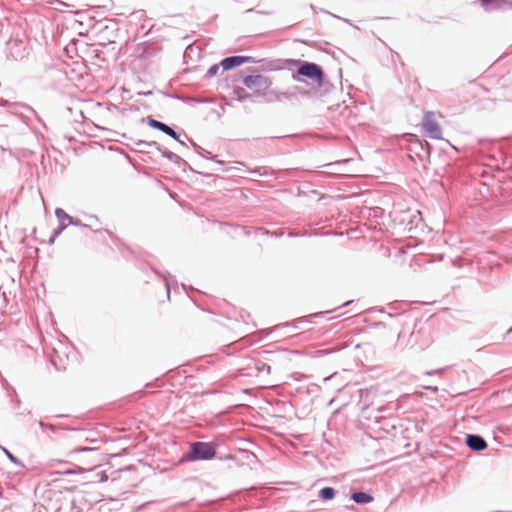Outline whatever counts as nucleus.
Returning a JSON list of instances; mask_svg holds the SVG:
<instances>
[{
	"label": "nucleus",
	"mask_w": 512,
	"mask_h": 512,
	"mask_svg": "<svg viewBox=\"0 0 512 512\" xmlns=\"http://www.w3.org/2000/svg\"><path fill=\"white\" fill-rule=\"evenodd\" d=\"M405 331L402 329L398 333L397 345L406 348L409 347L411 349H417L419 351H423L426 349L431 343L430 337V329L421 321L415 322L414 328L411 331L406 343H404Z\"/></svg>",
	"instance_id": "obj_1"
},
{
	"label": "nucleus",
	"mask_w": 512,
	"mask_h": 512,
	"mask_svg": "<svg viewBox=\"0 0 512 512\" xmlns=\"http://www.w3.org/2000/svg\"><path fill=\"white\" fill-rule=\"evenodd\" d=\"M215 455L216 449L212 443L197 441L190 444L189 452L182 457V460L207 461L213 459Z\"/></svg>",
	"instance_id": "obj_2"
},
{
	"label": "nucleus",
	"mask_w": 512,
	"mask_h": 512,
	"mask_svg": "<svg viewBox=\"0 0 512 512\" xmlns=\"http://www.w3.org/2000/svg\"><path fill=\"white\" fill-rule=\"evenodd\" d=\"M301 77H306L319 86H322L324 81V72L321 66L312 62H302L296 72L292 74V79L295 81H302Z\"/></svg>",
	"instance_id": "obj_3"
},
{
	"label": "nucleus",
	"mask_w": 512,
	"mask_h": 512,
	"mask_svg": "<svg viewBox=\"0 0 512 512\" xmlns=\"http://www.w3.org/2000/svg\"><path fill=\"white\" fill-rule=\"evenodd\" d=\"M242 82L248 89L253 90L255 95H264L272 85V81L261 74L244 76Z\"/></svg>",
	"instance_id": "obj_4"
},
{
	"label": "nucleus",
	"mask_w": 512,
	"mask_h": 512,
	"mask_svg": "<svg viewBox=\"0 0 512 512\" xmlns=\"http://www.w3.org/2000/svg\"><path fill=\"white\" fill-rule=\"evenodd\" d=\"M422 127L430 138L437 140L442 139V129L434 119L433 112H425L422 120Z\"/></svg>",
	"instance_id": "obj_5"
},
{
	"label": "nucleus",
	"mask_w": 512,
	"mask_h": 512,
	"mask_svg": "<svg viewBox=\"0 0 512 512\" xmlns=\"http://www.w3.org/2000/svg\"><path fill=\"white\" fill-rule=\"evenodd\" d=\"M137 146L140 147V148H148V147H154L156 150H158L161 155L165 158H167L168 160L174 162V163H181V162H184L185 161L176 153L174 152H171L169 150H166V149H162L161 145L155 141H144V140H140L137 142Z\"/></svg>",
	"instance_id": "obj_6"
},
{
	"label": "nucleus",
	"mask_w": 512,
	"mask_h": 512,
	"mask_svg": "<svg viewBox=\"0 0 512 512\" xmlns=\"http://www.w3.org/2000/svg\"><path fill=\"white\" fill-rule=\"evenodd\" d=\"M147 123L150 127L165 133L166 135L170 136L171 138L177 140L181 145L186 146L185 142L179 139L177 132L169 125H167L163 122H160L150 116L147 117Z\"/></svg>",
	"instance_id": "obj_7"
},
{
	"label": "nucleus",
	"mask_w": 512,
	"mask_h": 512,
	"mask_svg": "<svg viewBox=\"0 0 512 512\" xmlns=\"http://www.w3.org/2000/svg\"><path fill=\"white\" fill-rule=\"evenodd\" d=\"M250 62L255 63L256 61L250 56L236 55V56H230V57L224 58L220 62V65L223 70H231V69L236 68L242 64L250 63Z\"/></svg>",
	"instance_id": "obj_8"
},
{
	"label": "nucleus",
	"mask_w": 512,
	"mask_h": 512,
	"mask_svg": "<svg viewBox=\"0 0 512 512\" xmlns=\"http://www.w3.org/2000/svg\"><path fill=\"white\" fill-rule=\"evenodd\" d=\"M9 54L15 60L22 59L27 54V47L21 40H11L8 42Z\"/></svg>",
	"instance_id": "obj_9"
},
{
	"label": "nucleus",
	"mask_w": 512,
	"mask_h": 512,
	"mask_svg": "<svg viewBox=\"0 0 512 512\" xmlns=\"http://www.w3.org/2000/svg\"><path fill=\"white\" fill-rule=\"evenodd\" d=\"M466 445L473 451H482L487 447L484 438L477 434H468L466 436Z\"/></svg>",
	"instance_id": "obj_10"
},
{
	"label": "nucleus",
	"mask_w": 512,
	"mask_h": 512,
	"mask_svg": "<svg viewBox=\"0 0 512 512\" xmlns=\"http://www.w3.org/2000/svg\"><path fill=\"white\" fill-rule=\"evenodd\" d=\"M351 499L357 504H367L373 501V497L370 494L362 491L353 492Z\"/></svg>",
	"instance_id": "obj_11"
},
{
	"label": "nucleus",
	"mask_w": 512,
	"mask_h": 512,
	"mask_svg": "<svg viewBox=\"0 0 512 512\" xmlns=\"http://www.w3.org/2000/svg\"><path fill=\"white\" fill-rule=\"evenodd\" d=\"M336 495V490L332 487H324L319 491V498L323 501L332 500Z\"/></svg>",
	"instance_id": "obj_12"
},
{
	"label": "nucleus",
	"mask_w": 512,
	"mask_h": 512,
	"mask_svg": "<svg viewBox=\"0 0 512 512\" xmlns=\"http://www.w3.org/2000/svg\"><path fill=\"white\" fill-rule=\"evenodd\" d=\"M253 368L257 371L258 374H261V373H266V374H270V370H271V367L261 361V360H254L253 362Z\"/></svg>",
	"instance_id": "obj_13"
},
{
	"label": "nucleus",
	"mask_w": 512,
	"mask_h": 512,
	"mask_svg": "<svg viewBox=\"0 0 512 512\" xmlns=\"http://www.w3.org/2000/svg\"><path fill=\"white\" fill-rule=\"evenodd\" d=\"M55 215L59 221V224H67L68 222H70L72 217L61 208H57L55 210Z\"/></svg>",
	"instance_id": "obj_14"
},
{
	"label": "nucleus",
	"mask_w": 512,
	"mask_h": 512,
	"mask_svg": "<svg viewBox=\"0 0 512 512\" xmlns=\"http://www.w3.org/2000/svg\"><path fill=\"white\" fill-rule=\"evenodd\" d=\"M0 449L3 451V453L6 455V457L15 465L24 468V464L22 461H20L17 457H15L8 449H6L3 446H0Z\"/></svg>",
	"instance_id": "obj_15"
},
{
	"label": "nucleus",
	"mask_w": 512,
	"mask_h": 512,
	"mask_svg": "<svg viewBox=\"0 0 512 512\" xmlns=\"http://www.w3.org/2000/svg\"><path fill=\"white\" fill-rule=\"evenodd\" d=\"M67 226L68 224H59V226L56 229H54L51 237L48 240V243L52 245L55 242L56 238L67 228Z\"/></svg>",
	"instance_id": "obj_16"
},
{
	"label": "nucleus",
	"mask_w": 512,
	"mask_h": 512,
	"mask_svg": "<svg viewBox=\"0 0 512 512\" xmlns=\"http://www.w3.org/2000/svg\"><path fill=\"white\" fill-rule=\"evenodd\" d=\"M234 93L237 95L239 101H244L251 96V94L247 93L246 90L242 87L234 88Z\"/></svg>",
	"instance_id": "obj_17"
},
{
	"label": "nucleus",
	"mask_w": 512,
	"mask_h": 512,
	"mask_svg": "<svg viewBox=\"0 0 512 512\" xmlns=\"http://www.w3.org/2000/svg\"><path fill=\"white\" fill-rule=\"evenodd\" d=\"M189 141L191 142L192 146L194 147L195 151L202 155L203 157H206V158H210V152L204 150L201 146H199L198 144H196L192 139H189ZM211 159H214V157H211Z\"/></svg>",
	"instance_id": "obj_18"
},
{
	"label": "nucleus",
	"mask_w": 512,
	"mask_h": 512,
	"mask_svg": "<svg viewBox=\"0 0 512 512\" xmlns=\"http://www.w3.org/2000/svg\"><path fill=\"white\" fill-rule=\"evenodd\" d=\"M220 66H221L220 64H219V65H218V64H214V65H212V66L208 69L206 76H207V77H214V76H216V75H217V73H218V72H219V70H220Z\"/></svg>",
	"instance_id": "obj_19"
},
{
	"label": "nucleus",
	"mask_w": 512,
	"mask_h": 512,
	"mask_svg": "<svg viewBox=\"0 0 512 512\" xmlns=\"http://www.w3.org/2000/svg\"><path fill=\"white\" fill-rule=\"evenodd\" d=\"M292 96H294V93H291V92H288V91L280 92V93L277 94L276 99L278 101H281L283 99H290Z\"/></svg>",
	"instance_id": "obj_20"
},
{
	"label": "nucleus",
	"mask_w": 512,
	"mask_h": 512,
	"mask_svg": "<svg viewBox=\"0 0 512 512\" xmlns=\"http://www.w3.org/2000/svg\"><path fill=\"white\" fill-rule=\"evenodd\" d=\"M67 224H68V226L69 225H74V226H81V227H84V228L88 227V225L83 224L79 219H74L73 217H71L70 222H68Z\"/></svg>",
	"instance_id": "obj_21"
},
{
	"label": "nucleus",
	"mask_w": 512,
	"mask_h": 512,
	"mask_svg": "<svg viewBox=\"0 0 512 512\" xmlns=\"http://www.w3.org/2000/svg\"><path fill=\"white\" fill-rule=\"evenodd\" d=\"M414 145H418L422 151H425L426 155H429V143L426 142L424 146L420 141H417Z\"/></svg>",
	"instance_id": "obj_22"
},
{
	"label": "nucleus",
	"mask_w": 512,
	"mask_h": 512,
	"mask_svg": "<svg viewBox=\"0 0 512 512\" xmlns=\"http://www.w3.org/2000/svg\"><path fill=\"white\" fill-rule=\"evenodd\" d=\"M303 322H309L308 320V317L307 316H304V317H300V318H297L295 319L293 322H292V325L294 326V328H298V323H303Z\"/></svg>",
	"instance_id": "obj_23"
},
{
	"label": "nucleus",
	"mask_w": 512,
	"mask_h": 512,
	"mask_svg": "<svg viewBox=\"0 0 512 512\" xmlns=\"http://www.w3.org/2000/svg\"><path fill=\"white\" fill-rule=\"evenodd\" d=\"M93 451H95L94 448L82 447V448H76V449L72 450L70 453L93 452Z\"/></svg>",
	"instance_id": "obj_24"
},
{
	"label": "nucleus",
	"mask_w": 512,
	"mask_h": 512,
	"mask_svg": "<svg viewBox=\"0 0 512 512\" xmlns=\"http://www.w3.org/2000/svg\"><path fill=\"white\" fill-rule=\"evenodd\" d=\"M98 475H100V481H101V482H105V481H107V480H108V476L106 475V473H105V472H101V473H99Z\"/></svg>",
	"instance_id": "obj_25"
},
{
	"label": "nucleus",
	"mask_w": 512,
	"mask_h": 512,
	"mask_svg": "<svg viewBox=\"0 0 512 512\" xmlns=\"http://www.w3.org/2000/svg\"><path fill=\"white\" fill-rule=\"evenodd\" d=\"M0 106L2 107H8L10 106V102L4 99H0Z\"/></svg>",
	"instance_id": "obj_26"
},
{
	"label": "nucleus",
	"mask_w": 512,
	"mask_h": 512,
	"mask_svg": "<svg viewBox=\"0 0 512 512\" xmlns=\"http://www.w3.org/2000/svg\"><path fill=\"white\" fill-rule=\"evenodd\" d=\"M482 6H487L493 2V0H480Z\"/></svg>",
	"instance_id": "obj_27"
},
{
	"label": "nucleus",
	"mask_w": 512,
	"mask_h": 512,
	"mask_svg": "<svg viewBox=\"0 0 512 512\" xmlns=\"http://www.w3.org/2000/svg\"><path fill=\"white\" fill-rule=\"evenodd\" d=\"M322 314H323V312H319V313H314V314H312L311 316H313V317H318V316H320V315H322Z\"/></svg>",
	"instance_id": "obj_28"
},
{
	"label": "nucleus",
	"mask_w": 512,
	"mask_h": 512,
	"mask_svg": "<svg viewBox=\"0 0 512 512\" xmlns=\"http://www.w3.org/2000/svg\"><path fill=\"white\" fill-rule=\"evenodd\" d=\"M166 287H167V291L169 293L170 292V286H169L168 282L166 283Z\"/></svg>",
	"instance_id": "obj_29"
},
{
	"label": "nucleus",
	"mask_w": 512,
	"mask_h": 512,
	"mask_svg": "<svg viewBox=\"0 0 512 512\" xmlns=\"http://www.w3.org/2000/svg\"><path fill=\"white\" fill-rule=\"evenodd\" d=\"M350 303V301H347L343 304V306H347Z\"/></svg>",
	"instance_id": "obj_30"
},
{
	"label": "nucleus",
	"mask_w": 512,
	"mask_h": 512,
	"mask_svg": "<svg viewBox=\"0 0 512 512\" xmlns=\"http://www.w3.org/2000/svg\"><path fill=\"white\" fill-rule=\"evenodd\" d=\"M280 326H281V325H276V326L273 328V330H275V329L279 328Z\"/></svg>",
	"instance_id": "obj_31"
}]
</instances>
